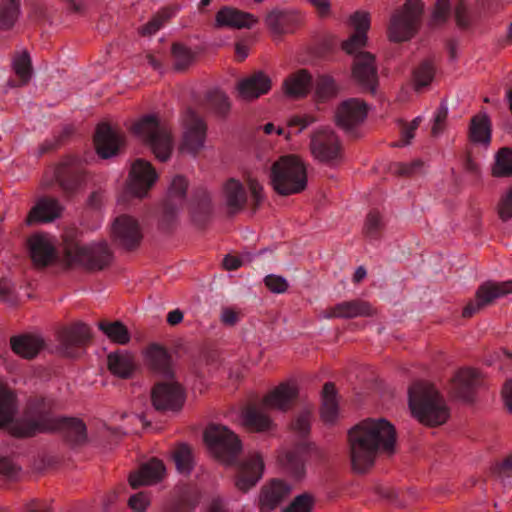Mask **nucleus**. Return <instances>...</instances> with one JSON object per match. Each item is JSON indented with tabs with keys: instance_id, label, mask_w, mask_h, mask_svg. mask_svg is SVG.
<instances>
[{
	"instance_id": "aec40b11",
	"label": "nucleus",
	"mask_w": 512,
	"mask_h": 512,
	"mask_svg": "<svg viewBox=\"0 0 512 512\" xmlns=\"http://www.w3.org/2000/svg\"><path fill=\"white\" fill-rule=\"evenodd\" d=\"M94 145L102 159L118 155L124 145V136L112 129L107 123L98 124L94 134Z\"/></svg>"
},
{
	"instance_id": "72a5a7b5",
	"label": "nucleus",
	"mask_w": 512,
	"mask_h": 512,
	"mask_svg": "<svg viewBox=\"0 0 512 512\" xmlns=\"http://www.w3.org/2000/svg\"><path fill=\"white\" fill-rule=\"evenodd\" d=\"M468 138L474 144L485 147L490 145L492 140V123L486 112H479L471 118Z\"/></svg>"
},
{
	"instance_id": "49530a36",
	"label": "nucleus",
	"mask_w": 512,
	"mask_h": 512,
	"mask_svg": "<svg viewBox=\"0 0 512 512\" xmlns=\"http://www.w3.org/2000/svg\"><path fill=\"white\" fill-rule=\"evenodd\" d=\"M494 177L512 176V149L503 147L499 149L495 156V163L492 167Z\"/></svg>"
},
{
	"instance_id": "2f4dec72",
	"label": "nucleus",
	"mask_w": 512,
	"mask_h": 512,
	"mask_svg": "<svg viewBox=\"0 0 512 512\" xmlns=\"http://www.w3.org/2000/svg\"><path fill=\"white\" fill-rule=\"evenodd\" d=\"M165 471L164 463L153 458L144 463L137 472L130 474L129 484L132 488L155 484L163 479Z\"/></svg>"
},
{
	"instance_id": "2eb2a0df",
	"label": "nucleus",
	"mask_w": 512,
	"mask_h": 512,
	"mask_svg": "<svg viewBox=\"0 0 512 512\" xmlns=\"http://www.w3.org/2000/svg\"><path fill=\"white\" fill-rule=\"evenodd\" d=\"M91 329L83 323L77 322L64 327L58 334L59 351L69 358H76L91 341Z\"/></svg>"
},
{
	"instance_id": "e433bc0d",
	"label": "nucleus",
	"mask_w": 512,
	"mask_h": 512,
	"mask_svg": "<svg viewBox=\"0 0 512 512\" xmlns=\"http://www.w3.org/2000/svg\"><path fill=\"white\" fill-rule=\"evenodd\" d=\"M10 346L12 351L18 356L25 359H32L44 347V340L34 335H19L10 338Z\"/></svg>"
},
{
	"instance_id": "f3484780",
	"label": "nucleus",
	"mask_w": 512,
	"mask_h": 512,
	"mask_svg": "<svg viewBox=\"0 0 512 512\" xmlns=\"http://www.w3.org/2000/svg\"><path fill=\"white\" fill-rule=\"evenodd\" d=\"M157 178L158 175L150 162L137 159L129 173L128 192L142 198L147 195Z\"/></svg>"
},
{
	"instance_id": "603ef678",
	"label": "nucleus",
	"mask_w": 512,
	"mask_h": 512,
	"mask_svg": "<svg viewBox=\"0 0 512 512\" xmlns=\"http://www.w3.org/2000/svg\"><path fill=\"white\" fill-rule=\"evenodd\" d=\"M335 81L329 76H321L316 82L315 93L320 99H328L336 94Z\"/></svg>"
},
{
	"instance_id": "423d86ee",
	"label": "nucleus",
	"mask_w": 512,
	"mask_h": 512,
	"mask_svg": "<svg viewBox=\"0 0 512 512\" xmlns=\"http://www.w3.org/2000/svg\"><path fill=\"white\" fill-rule=\"evenodd\" d=\"M65 259L68 265H79L88 271H102L113 261V252L106 242L91 245L69 243L65 247Z\"/></svg>"
},
{
	"instance_id": "f257e3e1",
	"label": "nucleus",
	"mask_w": 512,
	"mask_h": 512,
	"mask_svg": "<svg viewBox=\"0 0 512 512\" xmlns=\"http://www.w3.org/2000/svg\"><path fill=\"white\" fill-rule=\"evenodd\" d=\"M396 430L386 419H365L348 431L351 468L365 474L375 464L379 454L391 456L396 450Z\"/></svg>"
},
{
	"instance_id": "a211bd4d",
	"label": "nucleus",
	"mask_w": 512,
	"mask_h": 512,
	"mask_svg": "<svg viewBox=\"0 0 512 512\" xmlns=\"http://www.w3.org/2000/svg\"><path fill=\"white\" fill-rule=\"evenodd\" d=\"M367 117V104L360 99L351 98L343 101L336 109L335 123L346 132L364 122Z\"/></svg>"
},
{
	"instance_id": "09e8293b",
	"label": "nucleus",
	"mask_w": 512,
	"mask_h": 512,
	"mask_svg": "<svg viewBox=\"0 0 512 512\" xmlns=\"http://www.w3.org/2000/svg\"><path fill=\"white\" fill-rule=\"evenodd\" d=\"M13 70L20 79V85L28 84L32 76V65L27 51L22 52L14 59Z\"/></svg>"
},
{
	"instance_id": "680f3d73",
	"label": "nucleus",
	"mask_w": 512,
	"mask_h": 512,
	"mask_svg": "<svg viewBox=\"0 0 512 512\" xmlns=\"http://www.w3.org/2000/svg\"><path fill=\"white\" fill-rule=\"evenodd\" d=\"M149 505L150 497L145 492H138L128 500V506L135 512H145Z\"/></svg>"
},
{
	"instance_id": "6ab92c4d",
	"label": "nucleus",
	"mask_w": 512,
	"mask_h": 512,
	"mask_svg": "<svg viewBox=\"0 0 512 512\" xmlns=\"http://www.w3.org/2000/svg\"><path fill=\"white\" fill-rule=\"evenodd\" d=\"M143 358L147 367L155 374L171 380L175 372L173 361L168 350L158 343H150L143 351Z\"/></svg>"
},
{
	"instance_id": "864d4df0",
	"label": "nucleus",
	"mask_w": 512,
	"mask_h": 512,
	"mask_svg": "<svg viewBox=\"0 0 512 512\" xmlns=\"http://www.w3.org/2000/svg\"><path fill=\"white\" fill-rule=\"evenodd\" d=\"M284 465L287 470L292 473L296 478L303 476L305 468L302 459L296 451H289L284 456Z\"/></svg>"
},
{
	"instance_id": "393cba45",
	"label": "nucleus",
	"mask_w": 512,
	"mask_h": 512,
	"mask_svg": "<svg viewBox=\"0 0 512 512\" xmlns=\"http://www.w3.org/2000/svg\"><path fill=\"white\" fill-rule=\"evenodd\" d=\"M272 88V80L263 71H256L237 83L238 96L246 101H252L267 94Z\"/></svg>"
},
{
	"instance_id": "cd10ccee",
	"label": "nucleus",
	"mask_w": 512,
	"mask_h": 512,
	"mask_svg": "<svg viewBox=\"0 0 512 512\" xmlns=\"http://www.w3.org/2000/svg\"><path fill=\"white\" fill-rule=\"evenodd\" d=\"M292 487L285 481L274 479L261 489L259 496L260 512H271L291 493Z\"/></svg>"
},
{
	"instance_id": "052dcab7",
	"label": "nucleus",
	"mask_w": 512,
	"mask_h": 512,
	"mask_svg": "<svg viewBox=\"0 0 512 512\" xmlns=\"http://www.w3.org/2000/svg\"><path fill=\"white\" fill-rule=\"evenodd\" d=\"M264 283L272 293L277 294L286 292L289 287V284L284 277L274 274L267 275L264 278Z\"/></svg>"
},
{
	"instance_id": "a18cd8bd",
	"label": "nucleus",
	"mask_w": 512,
	"mask_h": 512,
	"mask_svg": "<svg viewBox=\"0 0 512 512\" xmlns=\"http://www.w3.org/2000/svg\"><path fill=\"white\" fill-rule=\"evenodd\" d=\"M172 458L179 473L189 475L193 468V454L189 445L179 444L172 452Z\"/></svg>"
},
{
	"instance_id": "b1692460",
	"label": "nucleus",
	"mask_w": 512,
	"mask_h": 512,
	"mask_svg": "<svg viewBox=\"0 0 512 512\" xmlns=\"http://www.w3.org/2000/svg\"><path fill=\"white\" fill-rule=\"evenodd\" d=\"M259 22L255 15L234 7L224 6L215 15V28L250 29Z\"/></svg>"
},
{
	"instance_id": "774afa93",
	"label": "nucleus",
	"mask_w": 512,
	"mask_h": 512,
	"mask_svg": "<svg viewBox=\"0 0 512 512\" xmlns=\"http://www.w3.org/2000/svg\"><path fill=\"white\" fill-rule=\"evenodd\" d=\"M455 19L460 28H466L469 26L470 20L464 0H459L455 6Z\"/></svg>"
},
{
	"instance_id": "4468645a",
	"label": "nucleus",
	"mask_w": 512,
	"mask_h": 512,
	"mask_svg": "<svg viewBox=\"0 0 512 512\" xmlns=\"http://www.w3.org/2000/svg\"><path fill=\"white\" fill-rule=\"evenodd\" d=\"M510 293H512V280L505 282L487 281L478 287L475 298L463 308L462 316L471 318L484 307L492 304L494 300Z\"/></svg>"
},
{
	"instance_id": "ea45409f",
	"label": "nucleus",
	"mask_w": 512,
	"mask_h": 512,
	"mask_svg": "<svg viewBox=\"0 0 512 512\" xmlns=\"http://www.w3.org/2000/svg\"><path fill=\"white\" fill-rule=\"evenodd\" d=\"M98 328L113 343L126 345L130 342L131 335L126 325L119 321H100Z\"/></svg>"
},
{
	"instance_id": "ddd939ff",
	"label": "nucleus",
	"mask_w": 512,
	"mask_h": 512,
	"mask_svg": "<svg viewBox=\"0 0 512 512\" xmlns=\"http://www.w3.org/2000/svg\"><path fill=\"white\" fill-rule=\"evenodd\" d=\"M310 151L315 159L335 164L342 157V147L336 133L328 128L315 130L310 136Z\"/></svg>"
},
{
	"instance_id": "6e6d98bb",
	"label": "nucleus",
	"mask_w": 512,
	"mask_h": 512,
	"mask_svg": "<svg viewBox=\"0 0 512 512\" xmlns=\"http://www.w3.org/2000/svg\"><path fill=\"white\" fill-rule=\"evenodd\" d=\"M497 212L499 218L504 222L512 219V187L500 198L497 205Z\"/></svg>"
},
{
	"instance_id": "e2e57ef3",
	"label": "nucleus",
	"mask_w": 512,
	"mask_h": 512,
	"mask_svg": "<svg viewBox=\"0 0 512 512\" xmlns=\"http://www.w3.org/2000/svg\"><path fill=\"white\" fill-rule=\"evenodd\" d=\"M450 11L449 0H437L432 14V23L437 25L444 23Z\"/></svg>"
},
{
	"instance_id": "58836bf2",
	"label": "nucleus",
	"mask_w": 512,
	"mask_h": 512,
	"mask_svg": "<svg viewBox=\"0 0 512 512\" xmlns=\"http://www.w3.org/2000/svg\"><path fill=\"white\" fill-rule=\"evenodd\" d=\"M337 391L334 383L327 382L322 390L321 418L325 423L332 424L338 417Z\"/></svg>"
},
{
	"instance_id": "bb28decb",
	"label": "nucleus",
	"mask_w": 512,
	"mask_h": 512,
	"mask_svg": "<svg viewBox=\"0 0 512 512\" xmlns=\"http://www.w3.org/2000/svg\"><path fill=\"white\" fill-rule=\"evenodd\" d=\"M299 391L295 383L284 382L270 391L262 401L265 408L286 412L292 408Z\"/></svg>"
},
{
	"instance_id": "9b49d317",
	"label": "nucleus",
	"mask_w": 512,
	"mask_h": 512,
	"mask_svg": "<svg viewBox=\"0 0 512 512\" xmlns=\"http://www.w3.org/2000/svg\"><path fill=\"white\" fill-rule=\"evenodd\" d=\"M182 123L183 137L180 150L195 156L204 148L207 124L205 120L191 108L185 111Z\"/></svg>"
},
{
	"instance_id": "8fccbe9b",
	"label": "nucleus",
	"mask_w": 512,
	"mask_h": 512,
	"mask_svg": "<svg viewBox=\"0 0 512 512\" xmlns=\"http://www.w3.org/2000/svg\"><path fill=\"white\" fill-rule=\"evenodd\" d=\"M314 505V496L310 493H302L297 495L281 512H311Z\"/></svg>"
},
{
	"instance_id": "dca6fc26",
	"label": "nucleus",
	"mask_w": 512,
	"mask_h": 512,
	"mask_svg": "<svg viewBox=\"0 0 512 512\" xmlns=\"http://www.w3.org/2000/svg\"><path fill=\"white\" fill-rule=\"evenodd\" d=\"M352 78L362 88L372 95L376 94L379 85L376 58L370 52L355 55L352 65Z\"/></svg>"
},
{
	"instance_id": "de8ad7c7",
	"label": "nucleus",
	"mask_w": 512,
	"mask_h": 512,
	"mask_svg": "<svg viewBox=\"0 0 512 512\" xmlns=\"http://www.w3.org/2000/svg\"><path fill=\"white\" fill-rule=\"evenodd\" d=\"M207 104L209 108L221 118H226L231 110V102L229 97L220 90L211 91L208 93Z\"/></svg>"
},
{
	"instance_id": "7c9ffc66",
	"label": "nucleus",
	"mask_w": 512,
	"mask_h": 512,
	"mask_svg": "<svg viewBox=\"0 0 512 512\" xmlns=\"http://www.w3.org/2000/svg\"><path fill=\"white\" fill-rule=\"evenodd\" d=\"M63 211L60 202L53 197H43L30 210L26 217V224L47 223L59 218Z\"/></svg>"
},
{
	"instance_id": "f03ea898",
	"label": "nucleus",
	"mask_w": 512,
	"mask_h": 512,
	"mask_svg": "<svg viewBox=\"0 0 512 512\" xmlns=\"http://www.w3.org/2000/svg\"><path fill=\"white\" fill-rule=\"evenodd\" d=\"M54 407V401L51 399H31L24 417L12 423V435L25 438L39 433L59 432L71 446L83 445L87 441L85 423L78 418L55 416Z\"/></svg>"
},
{
	"instance_id": "20e7f679",
	"label": "nucleus",
	"mask_w": 512,
	"mask_h": 512,
	"mask_svg": "<svg viewBox=\"0 0 512 512\" xmlns=\"http://www.w3.org/2000/svg\"><path fill=\"white\" fill-rule=\"evenodd\" d=\"M307 169L296 155L279 157L270 168V183L281 196H289L304 191L307 187Z\"/></svg>"
},
{
	"instance_id": "c85d7f7f",
	"label": "nucleus",
	"mask_w": 512,
	"mask_h": 512,
	"mask_svg": "<svg viewBox=\"0 0 512 512\" xmlns=\"http://www.w3.org/2000/svg\"><path fill=\"white\" fill-rule=\"evenodd\" d=\"M301 23V16L290 10L274 9L265 17V24L273 35L293 33Z\"/></svg>"
},
{
	"instance_id": "13d9d810",
	"label": "nucleus",
	"mask_w": 512,
	"mask_h": 512,
	"mask_svg": "<svg viewBox=\"0 0 512 512\" xmlns=\"http://www.w3.org/2000/svg\"><path fill=\"white\" fill-rule=\"evenodd\" d=\"M350 24L355 29V32L364 33L367 35V32L370 28L369 14L363 11H356L353 15L350 16Z\"/></svg>"
},
{
	"instance_id": "5701e85b",
	"label": "nucleus",
	"mask_w": 512,
	"mask_h": 512,
	"mask_svg": "<svg viewBox=\"0 0 512 512\" xmlns=\"http://www.w3.org/2000/svg\"><path fill=\"white\" fill-rule=\"evenodd\" d=\"M480 384V374L476 369H460L452 380L451 394L462 401L472 402Z\"/></svg>"
},
{
	"instance_id": "338daca9",
	"label": "nucleus",
	"mask_w": 512,
	"mask_h": 512,
	"mask_svg": "<svg viewBox=\"0 0 512 512\" xmlns=\"http://www.w3.org/2000/svg\"><path fill=\"white\" fill-rule=\"evenodd\" d=\"M19 467L8 457L0 456V474L9 479H14L19 473Z\"/></svg>"
},
{
	"instance_id": "4d7b16f0",
	"label": "nucleus",
	"mask_w": 512,
	"mask_h": 512,
	"mask_svg": "<svg viewBox=\"0 0 512 512\" xmlns=\"http://www.w3.org/2000/svg\"><path fill=\"white\" fill-rule=\"evenodd\" d=\"M447 117L448 107L444 102H442L437 108L434 116L433 126L431 129L433 136H437L445 130Z\"/></svg>"
},
{
	"instance_id": "c9c22d12",
	"label": "nucleus",
	"mask_w": 512,
	"mask_h": 512,
	"mask_svg": "<svg viewBox=\"0 0 512 512\" xmlns=\"http://www.w3.org/2000/svg\"><path fill=\"white\" fill-rule=\"evenodd\" d=\"M225 204L231 215L242 211L247 202V193L242 183L234 178L226 181L223 187Z\"/></svg>"
},
{
	"instance_id": "39448f33",
	"label": "nucleus",
	"mask_w": 512,
	"mask_h": 512,
	"mask_svg": "<svg viewBox=\"0 0 512 512\" xmlns=\"http://www.w3.org/2000/svg\"><path fill=\"white\" fill-rule=\"evenodd\" d=\"M131 130L151 148L159 161L166 162L171 157L173 149L171 131L160 125L156 115L143 116L132 125Z\"/></svg>"
},
{
	"instance_id": "4be33fe9",
	"label": "nucleus",
	"mask_w": 512,
	"mask_h": 512,
	"mask_svg": "<svg viewBox=\"0 0 512 512\" xmlns=\"http://www.w3.org/2000/svg\"><path fill=\"white\" fill-rule=\"evenodd\" d=\"M187 189L188 181L184 176L177 175L172 179L163 202V221L169 223L177 216L185 203Z\"/></svg>"
},
{
	"instance_id": "bf43d9fd",
	"label": "nucleus",
	"mask_w": 512,
	"mask_h": 512,
	"mask_svg": "<svg viewBox=\"0 0 512 512\" xmlns=\"http://www.w3.org/2000/svg\"><path fill=\"white\" fill-rule=\"evenodd\" d=\"M193 217L197 219L198 214L209 215L211 213V198L209 193L202 189L197 193V207L193 209Z\"/></svg>"
},
{
	"instance_id": "37998d69",
	"label": "nucleus",
	"mask_w": 512,
	"mask_h": 512,
	"mask_svg": "<svg viewBox=\"0 0 512 512\" xmlns=\"http://www.w3.org/2000/svg\"><path fill=\"white\" fill-rule=\"evenodd\" d=\"M173 69L177 72L187 70L195 59V53L182 43H173L171 47Z\"/></svg>"
},
{
	"instance_id": "473e14b6",
	"label": "nucleus",
	"mask_w": 512,
	"mask_h": 512,
	"mask_svg": "<svg viewBox=\"0 0 512 512\" xmlns=\"http://www.w3.org/2000/svg\"><path fill=\"white\" fill-rule=\"evenodd\" d=\"M107 367L112 375L121 379H130L136 369L135 358L128 351L118 350L107 356Z\"/></svg>"
},
{
	"instance_id": "0e129e2a",
	"label": "nucleus",
	"mask_w": 512,
	"mask_h": 512,
	"mask_svg": "<svg viewBox=\"0 0 512 512\" xmlns=\"http://www.w3.org/2000/svg\"><path fill=\"white\" fill-rule=\"evenodd\" d=\"M491 472L498 478L510 477L512 474V454L506 457L502 462L496 463Z\"/></svg>"
},
{
	"instance_id": "7ed1b4c3",
	"label": "nucleus",
	"mask_w": 512,
	"mask_h": 512,
	"mask_svg": "<svg viewBox=\"0 0 512 512\" xmlns=\"http://www.w3.org/2000/svg\"><path fill=\"white\" fill-rule=\"evenodd\" d=\"M408 403L412 415L422 424L435 427L449 418V409L443 397L432 384L415 382L408 390Z\"/></svg>"
},
{
	"instance_id": "1a4fd4ad",
	"label": "nucleus",
	"mask_w": 512,
	"mask_h": 512,
	"mask_svg": "<svg viewBox=\"0 0 512 512\" xmlns=\"http://www.w3.org/2000/svg\"><path fill=\"white\" fill-rule=\"evenodd\" d=\"M110 237L112 243L127 252L137 250L143 240V230L137 218L121 214L111 223Z\"/></svg>"
},
{
	"instance_id": "a19ab883",
	"label": "nucleus",
	"mask_w": 512,
	"mask_h": 512,
	"mask_svg": "<svg viewBox=\"0 0 512 512\" xmlns=\"http://www.w3.org/2000/svg\"><path fill=\"white\" fill-rule=\"evenodd\" d=\"M20 14L19 0H0V32L13 29Z\"/></svg>"
},
{
	"instance_id": "a878e982",
	"label": "nucleus",
	"mask_w": 512,
	"mask_h": 512,
	"mask_svg": "<svg viewBox=\"0 0 512 512\" xmlns=\"http://www.w3.org/2000/svg\"><path fill=\"white\" fill-rule=\"evenodd\" d=\"M29 255L36 268H45L57 258V253L50 239L43 234H33L27 240Z\"/></svg>"
},
{
	"instance_id": "c756f323",
	"label": "nucleus",
	"mask_w": 512,
	"mask_h": 512,
	"mask_svg": "<svg viewBox=\"0 0 512 512\" xmlns=\"http://www.w3.org/2000/svg\"><path fill=\"white\" fill-rule=\"evenodd\" d=\"M264 470V462L259 454H254L245 459L239 470L235 485L246 492L251 489L261 479Z\"/></svg>"
},
{
	"instance_id": "69168bd1",
	"label": "nucleus",
	"mask_w": 512,
	"mask_h": 512,
	"mask_svg": "<svg viewBox=\"0 0 512 512\" xmlns=\"http://www.w3.org/2000/svg\"><path fill=\"white\" fill-rule=\"evenodd\" d=\"M310 413L303 412L297 416L295 421L292 423V429L299 433L301 436H305L310 431Z\"/></svg>"
},
{
	"instance_id": "3c124183",
	"label": "nucleus",
	"mask_w": 512,
	"mask_h": 512,
	"mask_svg": "<svg viewBox=\"0 0 512 512\" xmlns=\"http://www.w3.org/2000/svg\"><path fill=\"white\" fill-rule=\"evenodd\" d=\"M384 223L381 214L376 211H370L365 220L364 233L370 238H376L383 229Z\"/></svg>"
},
{
	"instance_id": "c03bdc74",
	"label": "nucleus",
	"mask_w": 512,
	"mask_h": 512,
	"mask_svg": "<svg viewBox=\"0 0 512 512\" xmlns=\"http://www.w3.org/2000/svg\"><path fill=\"white\" fill-rule=\"evenodd\" d=\"M436 71L435 63L432 59L423 60L413 72V82L415 91L431 84Z\"/></svg>"
},
{
	"instance_id": "4c0bfd02",
	"label": "nucleus",
	"mask_w": 512,
	"mask_h": 512,
	"mask_svg": "<svg viewBox=\"0 0 512 512\" xmlns=\"http://www.w3.org/2000/svg\"><path fill=\"white\" fill-rule=\"evenodd\" d=\"M242 423L253 432L270 431L273 427L271 418L256 406H248L242 411Z\"/></svg>"
},
{
	"instance_id": "79ce46f5",
	"label": "nucleus",
	"mask_w": 512,
	"mask_h": 512,
	"mask_svg": "<svg viewBox=\"0 0 512 512\" xmlns=\"http://www.w3.org/2000/svg\"><path fill=\"white\" fill-rule=\"evenodd\" d=\"M16 409L15 394L0 384V427L12 421Z\"/></svg>"
},
{
	"instance_id": "9d476101",
	"label": "nucleus",
	"mask_w": 512,
	"mask_h": 512,
	"mask_svg": "<svg viewBox=\"0 0 512 512\" xmlns=\"http://www.w3.org/2000/svg\"><path fill=\"white\" fill-rule=\"evenodd\" d=\"M88 172L76 157L65 158L55 169V179L66 196H73L84 188Z\"/></svg>"
},
{
	"instance_id": "f704fd0d",
	"label": "nucleus",
	"mask_w": 512,
	"mask_h": 512,
	"mask_svg": "<svg viewBox=\"0 0 512 512\" xmlns=\"http://www.w3.org/2000/svg\"><path fill=\"white\" fill-rule=\"evenodd\" d=\"M312 76L306 69H300L289 75L283 82V91L290 98L305 97L311 89Z\"/></svg>"
},
{
	"instance_id": "6e6552de",
	"label": "nucleus",
	"mask_w": 512,
	"mask_h": 512,
	"mask_svg": "<svg viewBox=\"0 0 512 512\" xmlns=\"http://www.w3.org/2000/svg\"><path fill=\"white\" fill-rule=\"evenodd\" d=\"M203 438L210 451L226 463H232L242 449L238 436L224 425L209 424Z\"/></svg>"
},
{
	"instance_id": "0eeeda50",
	"label": "nucleus",
	"mask_w": 512,
	"mask_h": 512,
	"mask_svg": "<svg viewBox=\"0 0 512 512\" xmlns=\"http://www.w3.org/2000/svg\"><path fill=\"white\" fill-rule=\"evenodd\" d=\"M424 4L421 0H406L403 7L392 15L388 28L389 39L403 42L411 39L418 31Z\"/></svg>"
},
{
	"instance_id": "5fc2aeb1",
	"label": "nucleus",
	"mask_w": 512,
	"mask_h": 512,
	"mask_svg": "<svg viewBox=\"0 0 512 512\" xmlns=\"http://www.w3.org/2000/svg\"><path fill=\"white\" fill-rule=\"evenodd\" d=\"M367 42V35L364 33L354 32L347 40L342 42V49L347 54H358L357 52L362 49Z\"/></svg>"
},
{
	"instance_id": "f8f14e48",
	"label": "nucleus",
	"mask_w": 512,
	"mask_h": 512,
	"mask_svg": "<svg viewBox=\"0 0 512 512\" xmlns=\"http://www.w3.org/2000/svg\"><path fill=\"white\" fill-rule=\"evenodd\" d=\"M152 406L161 412H178L185 402V391L183 387L173 379L160 381L154 384L151 389Z\"/></svg>"
},
{
	"instance_id": "412c9836",
	"label": "nucleus",
	"mask_w": 512,
	"mask_h": 512,
	"mask_svg": "<svg viewBox=\"0 0 512 512\" xmlns=\"http://www.w3.org/2000/svg\"><path fill=\"white\" fill-rule=\"evenodd\" d=\"M375 314L374 308L367 301L354 299L343 301L321 311L320 317L324 319L343 318L351 319L356 317H370Z\"/></svg>"
}]
</instances>
